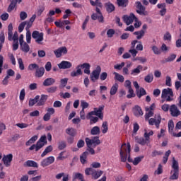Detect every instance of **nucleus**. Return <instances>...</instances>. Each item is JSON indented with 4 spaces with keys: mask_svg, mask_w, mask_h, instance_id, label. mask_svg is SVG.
Masks as SVG:
<instances>
[{
    "mask_svg": "<svg viewBox=\"0 0 181 181\" xmlns=\"http://www.w3.org/2000/svg\"><path fill=\"white\" fill-rule=\"evenodd\" d=\"M120 155V160L121 162H127V159L128 162H134L132 158H131V144L129 143L125 144L124 143L119 151Z\"/></svg>",
    "mask_w": 181,
    "mask_h": 181,
    "instance_id": "obj_1",
    "label": "nucleus"
},
{
    "mask_svg": "<svg viewBox=\"0 0 181 181\" xmlns=\"http://www.w3.org/2000/svg\"><path fill=\"white\" fill-rule=\"evenodd\" d=\"M104 173V171L100 170H95L93 168H87L85 169V175L86 176H91L92 179L97 180Z\"/></svg>",
    "mask_w": 181,
    "mask_h": 181,
    "instance_id": "obj_2",
    "label": "nucleus"
},
{
    "mask_svg": "<svg viewBox=\"0 0 181 181\" xmlns=\"http://www.w3.org/2000/svg\"><path fill=\"white\" fill-rule=\"evenodd\" d=\"M160 122H162V117H160V114H157L155 115L154 118H151L148 119L149 125H156L158 129H159Z\"/></svg>",
    "mask_w": 181,
    "mask_h": 181,
    "instance_id": "obj_3",
    "label": "nucleus"
},
{
    "mask_svg": "<svg viewBox=\"0 0 181 181\" xmlns=\"http://www.w3.org/2000/svg\"><path fill=\"white\" fill-rule=\"evenodd\" d=\"M171 97H173L172 88H168L163 90L161 95L162 98H165L166 101H172L173 99Z\"/></svg>",
    "mask_w": 181,
    "mask_h": 181,
    "instance_id": "obj_4",
    "label": "nucleus"
},
{
    "mask_svg": "<svg viewBox=\"0 0 181 181\" xmlns=\"http://www.w3.org/2000/svg\"><path fill=\"white\" fill-rule=\"evenodd\" d=\"M101 74V66H98L95 70L90 74V80L93 83H95L97 80L100 78V74Z\"/></svg>",
    "mask_w": 181,
    "mask_h": 181,
    "instance_id": "obj_5",
    "label": "nucleus"
},
{
    "mask_svg": "<svg viewBox=\"0 0 181 181\" xmlns=\"http://www.w3.org/2000/svg\"><path fill=\"white\" fill-rule=\"evenodd\" d=\"M33 39L35 40L36 43L41 45V42H43V33H39V31H33L32 34Z\"/></svg>",
    "mask_w": 181,
    "mask_h": 181,
    "instance_id": "obj_6",
    "label": "nucleus"
},
{
    "mask_svg": "<svg viewBox=\"0 0 181 181\" xmlns=\"http://www.w3.org/2000/svg\"><path fill=\"white\" fill-rule=\"evenodd\" d=\"M170 112L172 117H177L181 115L180 110L177 107L176 105H171L170 107Z\"/></svg>",
    "mask_w": 181,
    "mask_h": 181,
    "instance_id": "obj_7",
    "label": "nucleus"
},
{
    "mask_svg": "<svg viewBox=\"0 0 181 181\" xmlns=\"http://www.w3.org/2000/svg\"><path fill=\"white\" fill-rule=\"evenodd\" d=\"M124 87H126L129 90L128 93H129V94L127 95V98H132L135 97V93H134V89H132V86H131V81L127 80L124 82Z\"/></svg>",
    "mask_w": 181,
    "mask_h": 181,
    "instance_id": "obj_8",
    "label": "nucleus"
},
{
    "mask_svg": "<svg viewBox=\"0 0 181 181\" xmlns=\"http://www.w3.org/2000/svg\"><path fill=\"white\" fill-rule=\"evenodd\" d=\"M123 21L126 23V25H131L134 21H138V18L135 16L134 13H130L129 16H123Z\"/></svg>",
    "mask_w": 181,
    "mask_h": 181,
    "instance_id": "obj_9",
    "label": "nucleus"
},
{
    "mask_svg": "<svg viewBox=\"0 0 181 181\" xmlns=\"http://www.w3.org/2000/svg\"><path fill=\"white\" fill-rule=\"evenodd\" d=\"M12 159H13V155H12V153L8 154L6 156H4L2 158L4 165H5L6 168L11 166V163H12Z\"/></svg>",
    "mask_w": 181,
    "mask_h": 181,
    "instance_id": "obj_10",
    "label": "nucleus"
},
{
    "mask_svg": "<svg viewBox=\"0 0 181 181\" xmlns=\"http://www.w3.org/2000/svg\"><path fill=\"white\" fill-rule=\"evenodd\" d=\"M136 5L137 8L136 13H139V15H148V12L145 11V6L142 5V3H141V1H137L136 3Z\"/></svg>",
    "mask_w": 181,
    "mask_h": 181,
    "instance_id": "obj_11",
    "label": "nucleus"
},
{
    "mask_svg": "<svg viewBox=\"0 0 181 181\" xmlns=\"http://www.w3.org/2000/svg\"><path fill=\"white\" fill-rule=\"evenodd\" d=\"M54 54H55L56 57L59 59V57H62V54H67V47H61L54 50Z\"/></svg>",
    "mask_w": 181,
    "mask_h": 181,
    "instance_id": "obj_12",
    "label": "nucleus"
},
{
    "mask_svg": "<svg viewBox=\"0 0 181 181\" xmlns=\"http://www.w3.org/2000/svg\"><path fill=\"white\" fill-rule=\"evenodd\" d=\"M144 138L145 139H144V137H135V141L137 144H139V145H142L144 146V145H146V144H149L148 136H146V132L144 133Z\"/></svg>",
    "mask_w": 181,
    "mask_h": 181,
    "instance_id": "obj_13",
    "label": "nucleus"
},
{
    "mask_svg": "<svg viewBox=\"0 0 181 181\" xmlns=\"http://www.w3.org/2000/svg\"><path fill=\"white\" fill-rule=\"evenodd\" d=\"M54 162V157L53 156H49L45 159H44L42 162H41V165L43 168H46V166H49V165H52V163H53Z\"/></svg>",
    "mask_w": 181,
    "mask_h": 181,
    "instance_id": "obj_14",
    "label": "nucleus"
},
{
    "mask_svg": "<svg viewBox=\"0 0 181 181\" xmlns=\"http://www.w3.org/2000/svg\"><path fill=\"white\" fill-rule=\"evenodd\" d=\"M91 19H93V21L98 20L100 23H104V16H103V13H93L91 16Z\"/></svg>",
    "mask_w": 181,
    "mask_h": 181,
    "instance_id": "obj_15",
    "label": "nucleus"
},
{
    "mask_svg": "<svg viewBox=\"0 0 181 181\" xmlns=\"http://www.w3.org/2000/svg\"><path fill=\"white\" fill-rule=\"evenodd\" d=\"M71 66V62L68 61H62L60 64H58L59 69H62L63 70H66V69H70Z\"/></svg>",
    "mask_w": 181,
    "mask_h": 181,
    "instance_id": "obj_16",
    "label": "nucleus"
},
{
    "mask_svg": "<svg viewBox=\"0 0 181 181\" xmlns=\"http://www.w3.org/2000/svg\"><path fill=\"white\" fill-rule=\"evenodd\" d=\"M56 83V80L53 78H47L43 82L44 87H50V86H53Z\"/></svg>",
    "mask_w": 181,
    "mask_h": 181,
    "instance_id": "obj_17",
    "label": "nucleus"
},
{
    "mask_svg": "<svg viewBox=\"0 0 181 181\" xmlns=\"http://www.w3.org/2000/svg\"><path fill=\"white\" fill-rule=\"evenodd\" d=\"M83 75V71H81V66L78 65L76 66V71H73L71 72V77H77V76H81Z\"/></svg>",
    "mask_w": 181,
    "mask_h": 181,
    "instance_id": "obj_18",
    "label": "nucleus"
},
{
    "mask_svg": "<svg viewBox=\"0 0 181 181\" xmlns=\"http://www.w3.org/2000/svg\"><path fill=\"white\" fill-rule=\"evenodd\" d=\"M104 110V105L100 106L98 108H95V112L96 113V117H98L100 119H103V110Z\"/></svg>",
    "mask_w": 181,
    "mask_h": 181,
    "instance_id": "obj_19",
    "label": "nucleus"
},
{
    "mask_svg": "<svg viewBox=\"0 0 181 181\" xmlns=\"http://www.w3.org/2000/svg\"><path fill=\"white\" fill-rule=\"evenodd\" d=\"M44 74H45V68L38 66L35 73V77L40 78V77H43Z\"/></svg>",
    "mask_w": 181,
    "mask_h": 181,
    "instance_id": "obj_20",
    "label": "nucleus"
},
{
    "mask_svg": "<svg viewBox=\"0 0 181 181\" xmlns=\"http://www.w3.org/2000/svg\"><path fill=\"white\" fill-rule=\"evenodd\" d=\"M47 98H49V96L47 95H42L40 99L38 100L37 105L38 107H41V105H45V103L47 101Z\"/></svg>",
    "mask_w": 181,
    "mask_h": 181,
    "instance_id": "obj_21",
    "label": "nucleus"
},
{
    "mask_svg": "<svg viewBox=\"0 0 181 181\" xmlns=\"http://www.w3.org/2000/svg\"><path fill=\"white\" fill-rule=\"evenodd\" d=\"M66 134L69 136L74 137L77 135V130L73 127H69L66 129Z\"/></svg>",
    "mask_w": 181,
    "mask_h": 181,
    "instance_id": "obj_22",
    "label": "nucleus"
},
{
    "mask_svg": "<svg viewBox=\"0 0 181 181\" xmlns=\"http://www.w3.org/2000/svg\"><path fill=\"white\" fill-rule=\"evenodd\" d=\"M87 156H88V151L83 152L80 156V160H81V163H82V165H86V163H87Z\"/></svg>",
    "mask_w": 181,
    "mask_h": 181,
    "instance_id": "obj_23",
    "label": "nucleus"
},
{
    "mask_svg": "<svg viewBox=\"0 0 181 181\" xmlns=\"http://www.w3.org/2000/svg\"><path fill=\"white\" fill-rule=\"evenodd\" d=\"M81 69H84V73L85 74H90V67H91V65L88 63H84L83 64H81Z\"/></svg>",
    "mask_w": 181,
    "mask_h": 181,
    "instance_id": "obj_24",
    "label": "nucleus"
},
{
    "mask_svg": "<svg viewBox=\"0 0 181 181\" xmlns=\"http://www.w3.org/2000/svg\"><path fill=\"white\" fill-rule=\"evenodd\" d=\"M12 30H13V25H12V23H10L8 26V40L10 41L12 40V36L13 35Z\"/></svg>",
    "mask_w": 181,
    "mask_h": 181,
    "instance_id": "obj_25",
    "label": "nucleus"
},
{
    "mask_svg": "<svg viewBox=\"0 0 181 181\" xmlns=\"http://www.w3.org/2000/svg\"><path fill=\"white\" fill-rule=\"evenodd\" d=\"M113 74L115 75V80H117V81H119V83H124V81H125V78H124V76L117 72H114Z\"/></svg>",
    "mask_w": 181,
    "mask_h": 181,
    "instance_id": "obj_26",
    "label": "nucleus"
},
{
    "mask_svg": "<svg viewBox=\"0 0 181 181\" xmlns=\"http://www.w3.org/2000/svg\"><path fill=\"white\" fill-rule=\"evenodd\" d=\"M39 100H40V95H36L34 99H30L29 101V107H33L35 104L38 103Z\"/></svg>",
    "mask_w": 181,
    "mask_h": 181,
    "instance_id": "obj_27",
    "label": "nucleus"
},
{
    "mask_svg": "<svg viewBox=\"0 0 181 181\" xmlns=\"http://www.w3.org/2000/svg\"><path fill=\"white\" fill-rule=\"evenodd\" d=\"M26 166L28 168H39L37 163L33 160H28L25 162Z\"/></svg>",
    "mask_w": 181,
    "mask_h": 181,
    "instance_id": "obj_28",
    "label": "nucleus"
},
{
    "mask_svg": "<svg viewBox=\"0 0 181 181\" xmlns=\"http://www.w3.org/2000/svg\"><path fill=\"white\" fill-rule=\"evenodd\" d=\"M118 91V83H115L110 88V95H115Z\"/></svg>",
    "mask_w": 181,
    "mask_h": 181,
    "instance_id": "obj_29",
    "label": "nucleus"
},
{
    "mask_svg": "<svg viewBox=\"0 0 181 181\" xmlns=\"http://www.w3.org/2000/svg\"><path fill=\"white\" fill-rule=\"evenodd\" d=\"M144 67L141 65H138L137 67L133 69L131 72L132 76H135V74H139L141 73V70H142Z\"/></svg>",
    "mask_w": 181,
    "mask_h": 181,
    "instance_id": "obj_30",
    "label": "nucleus"
},
{
    "mask_svg": "<svg viewBox=\"0 0 181 181\" xmlns=\"http://www.w3.org/2000/svg\"><path fill=\"white\" fill-rule=\"evenodd\" d=\"M134 35H135L136 37V39L139 40L140 39H142L144 36H145V31L144 30H141L140 31H136L134 33Z\"/></svg>",
    "mask_w": 181,
    "mask_h": 181,
    "instance_id": "obj_31",
    "label": "nucleus"
},
{
    "mask_svg": "<svg viewBox=\"0 0 181 181\" xmlns=\"http://www.w3.org/2000/svg\"><path fill=\"white\" fill-rule=\"evenodd\" d=\"M100 132L101 131L100 130V127L98 126H95L90 131L91 135H100Z\"/></svg>",
    "mask_w": 181,
    "mask_h": 181,
    "instance_id": "obj_32",
    "label": "nucleus"
},
{
    "mask_svg": "<svg viewBox=\"0 0 181 181\" xmlns=\"http://www.w3.org/2000/svg\"><path fill=\"white\" fill-rule=\"evenodd\" d=\"M21 50L23 52H25V53H28L29 50H30V48L29 47V45L26 42H23V44H20Z\"/></svg>",
    "mask_w": 181,
    "mask_h": 181,
    "instance_id": "obj_33",
    "label": "nucleus"
},
{
    "mask_svg": "<svg viewBox=\"0 0 181 181\" xmlns=\"http://www.w3.org/2000/svg\"><path fill=\"white\" fill-rule=\"evenodd\" d=\"M146 111H147V113L145 115V119L148 121L151 117H153V111L150 110L149 107H146Z\"/></svg>",
    "mask_w": 181,
    "mask_h": 181,
    "instance_id": "obj_34",
    "label": "nucleus"
},
{
    "mask_svg": "<svg viewBox=\"0 0 181 181\" xmlns=\"http://www.w3.org/2000/svg\"><path fill=\"white\" fill-rule=\"evenodd\" d=\"M175 128V123L173 122V120H170L168 122V131L170 132V134H175V132H173V129Z\"/></svg>",
    "mask_w": 181,
    "mask_h": 181,
    "instance_id": "obj_35",
    "label": "nucleus"
},
{
    "mask_svg": "<svg viewBox=\"0 0 181 181\" xmlns=\"http://www.w3.org/2000/svg\"><path fill=\"white\" fill-rule=\"evenodd\" d=\"M118 6L126 8L128 5V0H117Z\"/></svg>",
    "mask_w": 181,
    "mask_h": 181,
    "instance_id": "obj_36",
    "label": "nucleus"
},
{
    "mask_svg": "<svg viewBox=\"0 0 181 181\" xmlns=\"http://www.w3.org/2000/svg\"><path fill=\"white\" fill-rule=\"evenodd\" d=\"M106 9L109 13H111V12H114V11H115V6H114L111 3H107L106 4Z\"/></svg>",
    "mask_w": 181,
    "mask_h": 181,
    "instance_id": "obj_37",
    "label": "nucleus"
},
{
    "mask_svg": "<svg viewBox=\"0 0 181 181\" xmlns=\"http://www.w3.org/2000/svg\"><path fill=\"white\" fill-rule=\"evenodd\" d=\"M53 151V147L52 146H48L44 151V152L41 154V157L44 158L47 154L52 152Z\"/></svg>",
    "mask_w": 181,
    "mask_h": 181,
    "instance_id": "obj_38",
    "label": "nucleus"
},
{
    "mask_svg": "<svg viewBox=\"0 0 181 181\" xmlns=\"http://www.w3.org/2000/svg\"><path fill=\"white\" fill-rule=\"evenodd\" d=\"M173 174L170 176V180H177L179 179V170H173Z\"/></svg>",
    "mask_w": 181,
    "mask_h": 181,
    "instance_id": "obj_39",
    "label": "nucleus"
},
{
    "mask_svg": "<svg viewBox=\"0 0 181 181\" xmlns=\"http://www.w3.org/2000/svg\"><path fill=\"white\" fill-rule=\"evenodd\" d=\"M92 142L93 144V148H95L97 145H100L101 144V141H100V139L98 136H95L92 139Z\"/></svg>",
    "mask_w": 181,
    "mask_h": 181,
    "instance_id": "obj_40",
    "label": "nucleus"
},
{
    "mask_svg": "<svg viewBox=\"0 0 181 181\" xmlns=\"http://www.w3.org/2000/svg\"><path fill=\"white\" fill-rule=\"evenodd\" d=\"M66 146L67 144L64 141H62L58 143V149H59V151H63V149H65Z\"/></svg>",
    "mask_w": 181,
    "mask_h": 181,
    "instance_id": "obj_41",
    "label": "nucleus"
},
{
    "mask_svg": "<svg viewBox=\"0 0 181 181\" xmlns=\"http://www.w3.org/2000/svg\"><path fill=\"white\" fill-rule=\"evenodd\" d=\"M102 132L103 134L108 132V123L107 122H103L102 124Z\"/></svg>",
    "mask_w": 181,
    "mask_h": 181,
    "instance_id": "obj_42",
    "label": "nucleus"
},
{
    "mask_svg": "<svg viewBox=\"0 0 181 181\" xmlns=\"http://www.w3.org/2000/svg\"><path fill=\"white\" fill-rule=\"evenodd\" d=\"M172 168L173 170H179V163L175 159V157L173 158Z\"/></svg>",
    "mask_w": 181,
    "mask_h": 181,
    "instance_id": "obj_43",
    "label": "nucleus"
},
{
    "mask_svg": "<svg viewBox=\"0 0 181 181\" xmlns=\"http://www.w3.org/2000/svg\"><path fill=\"white\" fill-rule=\"evenodd\" d=\"M143 95H146V90L144 88H141L139 92H137V97L141 98Z\"/></svg>",
    "mask_w": 181,
    "mask_h": 181,
    "instance_id": "obj_44",
    "label": "nucleus"
},
{
    "mask_svg": "<svg viewBox=\"0 0 181 181\" xmlns=\"http://www.w3.org/2000/svg\"><path fill=\"white\" fill-rule=\"evenodd\" d=\"M68 81H69V78H67L61 79V85L59 86V88H64V87H66V86H67Z\"/></svg>",
    "mask_w": 181,
    "mask_h": 181,
    "instance_id": "obj_45",
    "label": "nucleus"
},
{
    "mask_svg": "<svg viewBox=\"0 0 181 181\" xmlns=\"http://www.w3.org/2000/svg\"><path fill=\"white\" fill-rule=\"evenodd\" d=\"M154 54H160L162 53V51L160 50V49H159L157 46L153 45L151 47Z\"/></svg>",
    "mask_w": 181,
    "mask_h": 181,
    "instance_id": "obj_46",
    "label": "nucleus"
},
{
    "mask_svg": "<svg viewBox=\"0 0 181 181\" xmlns=\"http://www.w3.org/2000/svg\"><path fill=\"white\" fill-rule=\"evenodd\" d=\"M144 158V156H139V157H136L134 160H133V165L136 166L140 162L142 161V159Z\"/></svg>",
    "mask_w": 181,
    "mask_h": 181,
    "instance_id": "obj_47",
    "label": "nucleus"
},
{
    "mask_svg": "<svg viewBox=\"0 0 181 181\" xmlns=\"http://www.w3.org/2000/svg\"><path fill=\"white\" fill-rule=\"evenodd\" d=\"M74 175V179H78L81 181L84 180V177L83 176V174L80 173H75Z\"/></svg>",
    "mask_w": 181,
    "mask_h": 181,
    "instance_id": "obj_48",
    "label": "nucleus"
},
{
    "mask_svg": "<svg viewBox=\"0 0 181 181\" xmlns=\"http://www.w3.org/2000/svg\"><path fill=\"white\" fill-rule=\"evenodd\" d=\"M144 81H146V83H152V81H153V75H147L146 76H145Z\"/></svg>",
    "mask_w": 181,
    "mask_h": 181,
    "instance_id": "obj_49",
    "label": "nucleus"
},
{
    "mask_svg": "<svg viewBox=\"0 0 181 181\" xmlns=\"http://www.w3.org/2000/svg\"><path fill=\"white\" fill-rule=\"evenodd\" d=\"M134 115L136 116V117H139L141 115H144V112H142V109H141V107H137L136 108V110L134 111Z\"/></svg>",
    "mask_w": 181,
    "mask_h": 181,
    "instance_id": "obj_50",
    "label": "nucleus"
},
{
    "mask_svg": "<svg viewBox=\"0 0 181 181\" xmlns=\"http://www.w3.org/2000/svg\"><path fill=\"white\" fill-rule=\"evenodd\" d=\"M38 67H39V65H37V64H30L28 66V70H30V71H33V70L37 71Z\"/></svg>",
    "mask_w": 181,
    "mask_h": 181,
    "instance_id": "obj_51",
    "label": "nucleus"
},
{
    "mask_svg": "<svg viewBox=\"0 0 181 181\" xmlns=\"http://www.w3.org/2000/svg\"><path fill=\"white\" fill-rule=\"evenodd\" d=\"M90 168H92V169H98V168H101V163H100L98 162H93L90 164Z\"/></svg>",
    "mask_w": 181,
    "mask_h": 181,
    "instance_id": "obj_52",
    "label": "nucleus"
},
{
    "mask_svg": "<svg viewBox=\"0 0 181 181\" xmlns=\"http://www.w3.org/2000/svg\"><path fill=\"white\" fill-rule=\"evenodd\" d=\"M47 91L50 94H53V93H56V91H57V86H51L49 88H47Z\"/></svg>",
    "mask_w": 181,
    "mask_h": 181,
    "instance_id": "obj_53",
    "label": "nucleus"
},
{
    "mask_svg": "<svg viewBox=\"0 0 181 181\" xmlns=\"http://www.w3.org/2000/svg\"><path fill=\"white\" fill-rule=\"evenodd\" d=\"M35 146H36V152H37V151H39L40 149H42V148L45 146V143H42V141H38L35 144Z\"/></svg>",
    "mask_w": 181,
    "mask_h": 181,
    "instance_id": "obj_54",
    "label": "nucleus"
},
{
    "mask_svg": "<svg viewBox=\"0 0 181 181\" xmlns=\"http://www.w3.org/2000/svg\"><path fill=\"white\" fill-rule=\"evenodd\" d=\"M18 63L19 64L20 70H25V65L23 64V61L22 60V58L18 59Z\"/></svg>",
    "mask_w": 181,
    "mask_h": 181,
    "instance_id": "obj_55",
    "label": "nucleus"
},
{
    "mask_svg": "<svg viewBox=\"0 0 181 181\" xmlns=\"http://www.w3.org/2000/svg\"><path fill=\"white\" fill-rule=\"evenodd\" d=\"M160 50H161V52L168 53L169 52V47L166 46L165 44H163Z\"/></svg>",
    "mask_w": 181,
    "mask_h": 181,
    "instance_id": "obj_56",
    "label": "nucleus"
},
{
    "mask_svg": "<svg viewBox=\"0 0 181 181\" xmlns=\"http://www.w3.org/2000/svg\"><path fill=\"white\" fill-rule=\"evenodd\" d=\"M16 125L18 128H21V129H23V128H28V127H29V124L26 123H17Z\"/></svg>",
    "mask_w": 181,
    "mask_h": 181,
    "instance_id": "obj_57",
    "label": "nucleus"
},
{
    "mask_svg": "<svg viewBox=\"0 0 181 181\" xmlns=\"http://www.w3.org/2000/svg\"><path fill=\"white\" fill-rule=\"evenodd\" d=\"M8 57H9V59H10V60H11L12 64H13V66H16V59H15V57L13 56V54L9 53V54H8Z\"/></svg>",
    "mask_w": 181,
    "mask_h": 181,
    "instance_id": "obj_58",
    "label": "nucleus"
},
{
    "mask_svg": "<svg viewBox=\"0 0 181 181\" xmlns=\"http://www.w3.org/2000/svg\"><path fill=\"white\" fill-rule=\"evenodd\" d=\"M129 53H131L132 57H136V54H138V51L135 48H131L129 50Z\"/></svg>",
    "mask_w": 181,
    "mask_h": 181,
    "instance_id": "obj_59",
    "label": "nucleus"
},
{
    "mask_svg": "<svg viewBox=\"0 0 181 181\" xmlns=\"http://www.w3.org/2000/svg\"><path fill=\"white\" fill-rule=\"evenodd\" d=\"M88 103L86 102L85 100L81 101V107L82 110H86V108H88Z\"/></svg>",
    "mask_w": 181,
    "mask_h": 181,
    "instance_id": "obj_60",
    "label": "nucleus"
},
{
    "mask_svg": "<svg viewBox=\"0 0 181 181\" xmlns=\"http://www.w3.org/2000/svg\"><path fill=\"white\" fill-rule=\"evenodd\" d=\"M32 39V33L30 31H27L26 32V41L27 43H30V40Z\"/></svg>",
    "mask_w": 181,
    "mask_h": 181,
    "instance_id": "obj_61",
    "label": "nucleus"
},
{
    "mask_svg": "<svg viewBox=\"0 0 181 181\" xmlns=\"http://www.w3.org/2000/svg\"><path fill=\"white\" fill-rule=\"evenodd\" d=\"M28 18V13L25 11H22L20 13V19L21 21H25Z\"/></svg>",
    "mask_w": 181,
    "mask_h": 181,
    "instance_id": "obj_62",
    "label": "nucleus"
},
{
    "mask_svg": "<svg viewBox=\"0 0 181 181\" xmlns=\"http://www.w3.org/2000/svg\"><path fill=\"white\" fill-rule=\"evenodd\" d=\"M16 6V4L11 1L10 5L8 6V10H7L8 12H11V11L15 9Z\"/></svg>",
    "mask_w": 181,
    "mask_h": 181,
    "instance_id": "obj_63",
    "label": "nucleus"
},
{
    "mask_svg": "<svg viewBox=\"0 0 181 181\" xmlns=\"http://www.w3.org/2000/svg\"><path fill=\"white\" fill-rule=\"evenodd\" d=\"M39 115H40V112L38 110H35L30 113V117H39Z\"/></svg>",
    "mask_w": 181,
    "mask_h": 181,
    "instance_id": "obj_64",
    "label": "nucleus"
}]
</instances>
